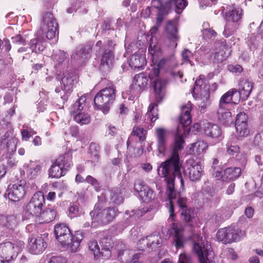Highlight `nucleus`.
<instances>
[{"mask_svg":"<svg viewBox=\"0 0 263 263\" xmlns=\"http://www.w3.org/2000/svg\"><path fill=\"white\" fill-rule=\"evenodd\" d=\"M191 106L188 104L182 106L179 117L178 125L174 137V141L171 145V155L166 161L161 163L157 168V173L161 178H163L167 184L166 194L169 200L170 218L174 214L173 199L176 197V193L174 188V180L176 177L180 179L182 185L183 180L182 177L181 168L182 161L180 159L179 152L184 147L185 132L189 130L187 126L191 123Z\"/></svg>","mask_w":263,"mask_h":263,"instance_id":"1","label":"nucleus"},{"mask_svg":"<svg viewBox=\"0 0 263 263\" xmlns=\"http://www.w3.org/2000/svg\"><path fill=\"white\" fill-rule=\"evenodd\" d=\"M55 238L61 245L76 252L80 249V243L83 239L82 232L77 231L72 235L69 228L64 223L57 224L54 227Z\"/></svg>","mask_w":263,"mask_h":263,"instance_id":"2","label":"nucleus"},{"mask_svg":"<svg viewBox=\"0 0 263 263\" xmlns=\"http://www.w3.org/2000/svg\"><path fill=\"white\" fill-rule=\"evenodd\" d=\"M116 91V87L112 84L100 90L93 99L95 109L101 110L104 114H108L115 100Z\"/></svg>","mask_w":263,"mask_h":263,"instance_id":"3","label":"nucleus"},{"mask_svg":"<svg viewBox=\"0 0 263 263\" xmlns=\"http://www.w3.org/2000/svg\"><path fill=\"white\" fill-rule=\"evenodd\" d=\"M89 215L91 219V227H97L112 222L118 215V209L112 207L102 208L97 203Z\"/></svg>","mask_w":263,"mask_h":263,"instance_id":"4","label":"nucleus"},{"mask_svg":"<svg viewBox=\"0 0 263 263\" xmlns=\"http://www.w3.org/2000/svg\"><path fill=\"white\" fill-rule=\"evenodd\" d=\"M192 239L193 250L197 255L200 263H212L214 253L208 241L203 239L198 233L193 234Z\"/></svg>","mask_w":263,"mask_h":263,"instance_id":"5","label":"nucleus"},{"mask_svg":"<svg viewBox=\"0 0 263 263\" xmlns=\"http://www.w3.org/2000/svg\"><path fill=\"white\" fill-rule=\"evenodd\" d=\"M242 16V9L237 6L230 7L225 13L227 23L225 25L223 34L228 37L234 34L237 29Z\"/></svg>","mask_w":263,"mask_h":263,"instance_id":"6","label":"nucleus"},{"mask_svg":"<svg viewBox=\"0 0 263 263\" xmlns=\"http://www.w3.org/2000/svg\"><path fill=\"white\" fill-rule=\"evenodd\" d=\"M45 208V198L43 193L38 191L35 193L29 202L24 208L23 218L29 219L39 215Z\"/></svg>","mask_w":263,"mask_h":263,"instance_id":"7","label":"nucleus"},{"mask_svg":"<svg viewBox=\"0 0 263 263\" xmlns=\"http://www.w3.org/2000/svg\"><path fill=\"white\" fill-rule=\"evenodd\" d=\"M77 81L78 76L74 72L69 70L63 73L61 78V88L57 87L55 89V92L60 93L62 104H64L68 99Z\"/></svg>","mask_w":263,"mask_h":263,"instance_id":"8","label":"nucleus"},{"mask_svg":"<svg viewBox=\"0 0 263 263\" xmlns=\"http://www.w3.org/2000/svg\"><path fill=\"white\" fill-rule=\"evenodd\" d=\"M148 51L152 56L153 62L155 61V65L149 74V78L153 79L154 77L159 76L160 71L163 69L166 63L173 57V55H172L170 58H163L158 61V58L162 55V50L158 45L152 42L149 44Z\"/></svg>","mask_w":263,"mask_h":263,"instance_id":"9","label":"nucleus"},{"mask_svg":"<svg viewBox=\"0 0 263 263\" xmlns=\"http://www.w3.org/2000/svg\"><path fill=\"white\" fill-rule=\"evenodd\" d=\"M245 232L235 227H229L219 229L216 234L217 239L223 244L239 241Z\"/></svg>","mask_w":263,"mask_h":263,"instance_id":"10","label":"nucleus"},{"mask_svg":"<svg viewBox=\"0 0 263 263\" xmlns=\"http://www.w3.org/2000/svg\"><path fill=\"white\" fill-rule=\"evenodd\" d=\"M58 23L52 13L47 12L43 14L41 24L42 35H45L48 40L54 38L58 31Z\"/></svg>","mask_w":263,"mask_h":263,"instance_id":"11","label":"nucleus"},{"mask_svg":"<svg viewBox=\"0 0 263 263\" xmlns=\"http://www.w3.org/2000/svg\"><path fill=\"white\" fill-rule=\"evenodd\" d=\"M48 234L45 233L37 236H30L28 240V249L33 254L42 253L48 246Z\"/></svg>","mask_w":263,"mask_h":263,"instance_id":"12","label":"nucleus"},{"mask_svg":"<svg viewBox=\"0 0 263 263\" xmlns=\"http://www.w3.org/2000/svg\"><path fill=\"white\" fill-rule=\"evenodd\" d=\"M86 100V97L82 96L72 105L70 109V112L73 114L74 120L81 125L88 124L90 121L89 115L81 112L85 106Z\"/></svg>","mask_w":263,"mask_h":263,"instance_id":"13","label":"nucleus"},{"mask_svg":"<svg viewBox=\"0 0 263 263\" xmlns=\"http://www.w3.org/2000/svg\"><path fill=\"white\" fill-rule=\"evenodd\" d=\"M24 247V243L20 241L17 244L7 241L0 244V254L3 257L11 259V260L16 258Z\"/></svg>","mask_w":263,"mask_h":263,"instance_id":"14","label":"nucleus"},{"mask_svg":"<svg viewBox=\"0 0 263 263\" xmlns=\"http://www.w3.org/2000/svg\"><path fill=\"white\" fill-rule=\"evenodd\" d=\"M93 49L96 53H100L102 52L101 60V67L104 69L110 68L112 66L114 60V55L111 50L106 49L104 46L102 45V43L101 41L97 42Z\"/></svg>","mask_w":263,"mask_h":263,"instance_id":"15","label":"nucleus"},{"mask_svg":"<svg viewBox=\"0 0 263 263\" xmlns=\"http://www.w3.org/2000/svg\"><path fill=\"white\" fill-rule=\"evenodd\" d=\"M26 182L21 180L18 182L10 185L6 193L8 199L12 201H18L22 199L27 193Z\"/></svg>","mask_w":263,"mask_h":263,"instance_id":"16","label":"nucleus"},{"mask_svg":"<svg viewBox=\"0 0 263 263\" xmlns=\"http://www.w3.org/2000/svg\"><path fill=\"white\" fill-rule=\"evenodd\" d=\"M210 86L209 81L203 75H200L199 78L195 82V85L193 89V95L204 97L206 99L209 96Z\"/></svg>","mask_w":263,"mask_h":263,"instance_id":"17","label":"nucleus"},{"mask_svg":"<svg viewBox=\"0 0 263 263\" xmlns=\"http://www.w3.org/2000/svg\"><path fill=\"white\" fill-rule=\"evenodd\" d=\"M241 174V170L239 167H229L224 171L217 170L213 174V176L217 180L221 179L223 181L233 180L238 178Z\"/></svg>","mask_w":263,"mask_h":263,"instance_id":"18","label":"nucleus"},{"mask_svg":"<svg viewBox=\"0 0 263 263\" xmlns=\"http://www.w3.org/2000/svg\"><path fill=\"white\" fill-rule=\"evenodd\" d=\"M134 190L144 202H149L154 198V191L142 180H138L135 183Z\"/></svg>","mask_w":263,"mask_h":263,"instance_id":"19","label":"nucleus"},{"mask_svg":"<svg viewBox=\"0 0 263 263\" xmlns=\"http://www.w3.org/2000/svg\"><path fill=\"white\" fill-rule=\"evenodd\" d=\"M158 110L157 104L151 103L148 107V110L143 117V126L150 129L153 126V123L158 118Z\"/></svg>","mask_w":263,"mask_h":263,"instance_id":"20","label":"nucleus"},{"mask_svg":"<svg viewBox=\"0 0 263 263\" xmlns=\"http://www.w3.org/2000/svg\"><path fill=\"white\" fill-rule=\"evenodd\" d=\"M17 220L14 215H0V230L4 233H8L16 226Z\"/></svg>","mask_w":263,"mask_h":263,"instance_id":"21","label":"nucleus"},{"mask_svg":"<svg viewBox=\"0 0 263 263\" xmlns=\"http://www.w3.org/2000/svg\"><path fill=\"white\" fill-rule=\"evenodd\" d=\"M187 168L189 171V176L192 181L199 180L203 174L201 166L198 162L193 160L187 161Z\"/></svg>","mask_w":263,"mask_h":263,"instance_id":"22","label":"nucleus"},{"mask_svg":"<svg viewBox=\"0 0 263 263\" xmlns=\"http://www.w3.org/2000/svg\"><path fill=\"white\" fill-rule=\"evenodd\" d=\"M147 208H143L142 210H132L130 212L126 211L125 214L128 216L126 218V220L123 224L122 228H120V226L122 225V223H120L118 224L117 227L118 229L123 230L124 228L127 227L128 225L135 222L137 219L143 215L145 214L148 211Z\"/></svg>","mask_w":263,"mask_h":263,"instance_id":"23","label":"nucleus"},{"mask_svg":"<svg viewBox=\"0 0 263 263\" xmlns=\"http://www.w3.org/2000/svg\"><path fill=\"white\" fill-rule=\"evenodd\" d=\"M155 134L158 152L160 154H163L166 148L167 130L164 128L158 127L155 130Z\"/></svg>","mask_w":263,"mask_h":263,"instance_id":"24","label":"nucleus"},{"mask_svg":"<svg viewBox=\"0 0 263 263\" xmlns=\"http://www.w3.org/2000/svg\"><path fill=\"white\" fill-rule=\"evenodd\" d=\"M148 78L143 73H140L135 76L132 89L136 93L141 92L147 86Z\"/></svg>","mask_w":263,"mask_h":263,"instance_id":"25","label":"nucleus"},{"mask_svg":"<svg viewBox=\"0 0 263 263\" xmlns=\"http://www.w3.org/2000/svg\"><path fill=\"white\" fill-rule=\"evenodd\" d=\"M166 81L159 78L156 79L153 82V88L158 103H160L163 99L165 95V88Z\"/></svg>","mask_w":263,"mask_h":263,"instance_id":"26","label":"nucleus"},{"mask_svg":"<svg viewBox=\"0 0 263 263\" xmlns=\"http://www.w3.org/2000/svg\"><path fill=\"white\" fill-rule=\"evenodd\" d=\"M204 133L206 136L214 139H218L222 136L220 127L217 124L210 122L203 123Z\"/></svg>","mask_w":263,"mask_h":263,"instance_id":"27","label":"nucleus"},{"mask_svg":"<svg viewBox=\"0 0 263 263\" xmlns=\"http://www.w3.org/2000/svg\"><path fill=\"white\" fill-rule=\"evenodd\" d=\"M253 83L247 80H241L239 83V91L237 92L242 100H246L250 96L253 88Z\"/></svg>","mask_w":263,"mask_h":263,"instance_id":"28","label":"nucleus"},{"mask_svg":"<svg viewBox=\"0 0 263 263\" xmlns=\"http://www.w3.org/2000/svg\"><path fill=\"white\" fill-rule=\"evenodd\" d=\"M217 115L219 122L223 125H228L233 122L232 115L229 110V107L218 106Z\"/></svg>","mask_w":263,"mask_h":263,"instance_id":"29","label":"nucleus"},{"mask_svg":"<svg viewBox=\"0 0 263 263\" xmlns=\"http://www.w3.org/2000/svg\"><path fill=\"white\" fill-rule=\"evenodd\" d=\"M18 139L16 137H11L8 140L1 141V147L4 153L10 156L16 151Z\"/></svg>","mask_w":263,"mask_h":263,"instance_id":"30","label":"nucleus"},{"mask_svg":"<svg viewBox=\"0 0 263 263\" xmlns=\"http://www.w3.org/2000/svg\"><path fill=\"white\" fill-rule=\"evenodd\" d=\"M55 215V210L44 208L40 214L34 215V217L39 218L40 223H49L54 219Z\"/></svg>","mask_w":263,"mask_h":263,"instance_id":"31","label":"nucleus"},{"mask_svg":"<svg viewBox=\"0 0 263 263\" xmlns=\"http://www.w3.org/2000/svg\"><path fill=\"white\" fill-rule=\"evenodd\" d=\"M237 90L236 89H232L223 95L220 99L219 106H223L229 107L231 104H237L233 100V98L235 95L237 96Z\"/></svg>","mask_w":263,"mask_h":263,"instance_id":"32","label":"nucleus"},{"mask_svg":"<svg viewBox=\"0 0 263 263\" xmlns=\"http://www.w3.org/2000/svg\"><path fill=\"white\" fill-rule=\"evenodd\" d=\"M90 50L89 47L86 48L83 46L79 47L71 55V59L83 63L90 57Z\"/></svg>","mask_w":263,"mask_h":263,"instance_id":"33","label":"nucleus"},{"mask_svg":"<svg viewBox=\"0 0 263 263\" xmlns=\"http://www.w3.org/2000/svg\"><path fill=\"white\" fill-rule=\"evenodd\" d=\"M56 164L59 165L65 171L67 170L72 165V154L68 152L64 155H60L55 161Z\"/></svg>","mask_w":263,"mask_h":263,"instance_id":"34","label":"nucleus"},{"mask_svg":"<svg viewBox=\"0 0 263 263\" xmlns=\"http://www.w3.org/2000/svg\"><path fill=\"white\" fill-rule=\"evenodd\" d=\"M100 246L101 255L105 258H108L111 256V253L110 249L112 248V241L110 238H103L101 240Z\"/></svg>","mask_w":263,"mask_h":263,"instance_id":"35","label":"nucleus"},{"mask_svg":"<svg viewBox=\"0 0 263 263\" xmlns=\"http://www.w3.org/2000/svg\"><path fill=\"white\" fill-rule=\"evenodd\" d=\"M174 236L173 241L176 248L179 249L183 247L186 239L184 236L183 231L181 228L176 226L174 228Z\"/></svg>","mask_w":263,"mask_h":263,"instance_id":"36","label":"nucleus"},{"mask_svg":"<svg viewBox=\"0 0 263 263\" xmlns=\"http://www.w3.org/2000/svg\"><path fill=\"white\" fill-rule=\"evenodd\" d=\"M118 251V257L122 262H126L130 258V251L126 248V246L122 242H119L116 246Z\"/></svg>","mask_w":263,"mask_h":263,"instance_id":"37","label":"nucleus"},{"mask_svg":"<svg viewBox=\"0 0 263 263\" xmlns=\"http://www.w3.org/2000/svg\"><path fill=\"white\" fill-rule=\"evenodd\" d=\"M145 63V58L142 54L136 53L130 57L129 65L133 69L142 67Z\"/></svg>","mask_w":263,"mask_h":263,"instance_id":"38","label":"nucleus"},{"mask_svg":"<svg viewBox=\"0 0 263 263\" xmlns=\"http://www.w3.org/2000/svg\"><path fill=\"white\" fill-rule=\"evenodd\" d=\"M238 139L234 135H231L226 144L227 153L230 155H233L239 151L237 144Z\"/></svg>","mask_w":263,"mask_h":263,"instance_id":"39","label":"nucleus"},{"mask_svg":"<svg viewBox=\"0 0 263 263\" xmlns=\"http://www.w3.org/2000/svg\"><path fill=\"white\" fill-rule=\"evenodd\" d=\"M29 46L32 52L36 53L42 52L45 48L44 42L40 37H37L31 40Z\"/></svg>","mask_w":263,"mask_h":263,"instance_id":"40","label":"nucleus"},{"mask_svg":"<svg viewBox=\"0 0 263 263\" xmlns=\"http://www.w3.org/2000/svg\"><path fill=\"white\" fill-rule=\"evenodd\" d=\"M124 189L122 188H117L112 189L110 191V200L111 201L117 205L123 202Z\"/></svg>","mask_w":263,"mask_h":263,"instance_id":"41","label":"nucleus"},{"mask_svg":"<svg viewBox=\"0 0 263 263\" xmlns=\"http://www.w3.org/2000/svg\"><path fill=\"white\" fill-rule=\"evenodd\" d=\"M170 10V9H160L159 10H158L157 15L156 24L151 30L152 33H155L158 31L165 16L167 14Z\"/></svg>","mask_w":263,"mask_h":263,"instance_id":"42","label":"nucleus"},{"mask_svg":"<svg viewBox=\"0 0 263 263\" xmlns=\"http://www.w3.org/2000/svg\"><path fill=\"white\" fill-rule=\"evenodd\" d=\"M54 162L48 171L49 177L52 178H59L65 174V170Z\"/></svg>","mask_w":263,"mask_h":263,"instance_id":"43","label":"nucleus"},{"mask_svg":"<svg viewBox=\"0 0 263 263\" xmlns=\"http://www.w3.org/2000/svg\"><path fill=\"white\" fill-rule=\"evenodd\" d=\"M26 171L27 177L31 180L35 179L41 173L42 166L40 164H30Z\"/></svg>","mask_w":263,"mask_h":263,"instance_id":"44","label":"nucleus"},{"mask_svg":"<svg viewBox=\"0 0 263 263\" xmlns=\"http://www.w3.org/2000/svg\"><path fill=\"white\" fill-rule=\"evenodd\" d=\"M165 30L171 39L176 41L179 40L178 30L174 21H169L167 23Z\"/></svg>","mask_w":263,"mask_h":263,"instance_id":"45","label":"nucleus"},{"mask_svg":"<svg viewBox=\"0 0 263 263\" xmlns=\"http://www.w3.org/2000/svg\"><path fill=\"white\" fill-rule=\"evenodd\" d=\"M180 212L181 219L186 223L192 222L195 219V213L191 208L183 209Z\"/></svg>","mask_w":263,"mask_h":263,"instance_id":"46","label":"nucleus"},{"mask_svg":"<svg viewBox=\"0 0 263 263\" xmlns=\"http://www.w3.org/2000/svg\"><path fill=\"white\" fill-rule=\"evenodd\" d=\"M147 237L149 242V246L151 247V251L161 246L162 243V239L159 235L155 234L147 236Z\"/></svg>","mask_w":263,"mask_h":263,"instance_id":"47","label":"nucleus"},{"mask_svg":"<svg viewBox=\"0 0 263 263\" xmlns=\"http://www.w3.org/2000/svg\"><path fill=\"white\" fill-rule=\"evenodd\" d=\"M69 55L67 53L62 50H57L54 52L52 55V59L58 64H62L68 58Z\"/></svg>","mask_w":263,"mask_h":263,"instance_id":"48","label":"nucleus"},{"mask_svg":"<svg viewBox=\"0 0 263 263\" xmlns=\"http://www.w3.org/2000/svg\"><path fill=\"white\" fill-rule=\"evenodd\" d=\"M153 6L157 8L159 10L160 9H171V0H153L152 2Z\"/></svg>","mask_w":263,"mask_h":263,"instance_id":"49","label":"nucleus"},{"mask_svg":"<svg viewBox=\"0 0 263 263\" xmlns=\"http://www.w3.org/2000/svg\"><path fill=\"white\" fill-rule=\"evenodd\" d=\"M261 40L259 36H256L253 34H250L248 37L247 43L251 49L257 48Z\"/></svg>","mask_w":263,"mask_h":263,"instance_id":"50","label":"nucleus"},{"mask_svg":"<svg viewBox=\"0 0 263 263\" xmlns=\"http://www.w3.org/2000/svg\"><path fill=\"white\" fill-rule=\"evenodd\" d=\"M235 128L238 135L240 137H247L250 133V129L248 123L235 125Z\"/></svg>","mask_w":263,"mask_h":263,"instance_id":"51","label":"nucleus"},{"mask_svg":"<svg viewBox=\"0 0 263 263\" xmlns=\"http://www.w3.org/2000/svg\"><path fill=\"white\" fill-rule=\"evenodd\" d=\"M174 5L175 12L179 14L185 8L187 5V0H171V6Z\"/></svg>","mask_w":263,"mask_h":263,"instance_id":"52","label":"nucleus"},{"mask_svg":"<svg viewBox=\"0 0 263 263\" xmlns=\"http://www.w3.org/2000/svg\"><path fill=\"white\" fill-rule=\"evenodd\" d=\"M137 245L140 250L146 251L147 252L151 251L147 236L140 239V240H139Z\"/></svg>","mask_w":263,"mask_h":263,"instance_id":"53","label":"nucleus"},{"mask_svg":"<svg viewBox=\"0 0 263 263\" xmlns=\"http://www.w3.org/2000/svg\"><path fill=\"white\" fill-rule=\"evenodd\" d=\"M147 131L143 127H135L133 130V133L135 136L138 137L140 141H143L145 139V135Z\"/></svg>","mask_w":263,"mask_h":263,"instance_id":"54","label":"nucleus"},{"mask_svg":"<svg viewBox=\"0 0 263 263\" xmlns=\"http://www.w3.org/2000/svg\"><path fill=\"white\" fill-rule=\"evenodd\" d=\"M193 146L194 148H196L197 153L200 154L205 151L208 147V145L203 141H198L193 143Z\"/></svg>","mask_w":263,"mask_h":263,"instance_id":"55","label":"nucleus"},{"mask_svg":"<svg viewBox=\"0 0 263 263\" xmlns=\"http://www.w3.org/2000/svg\"><path fill=\"white\" fill-rule=\"evenodd\" d=\"M88 245L89 249L93 252L95 256L98 254H101V249L96 240H91Z\"/></svg>","mask_w":263,"mask_h":263,"instance_id":"56","label":"nucleus"},{"mask_svg":"<svg viewBox=\"0 0 263 263\" xmlns=\"http://www.w3.org/2000/svg\"><path fill=\"white\" fill-rule=\"evenodd\" d=\"M85 182L93 186L96 191H99L100 189V183L98 180L90 175H88L85 179Z\"/></svg>","mask_w":263,"mask_h":263,"instance_id":"57","label":"nucleus"},{"mask_svg":"<svg viewBox=\"0 0 263 263\" xmlns=\"http://www.w3.org/2000/svg\"><path fill=\"white\" fill-rule=\"evenodd\" d=\"M13 43L18 45H25L26 42V37L25 35L18 34L11 37Z\"/></svg>","mask_w":263,"mask_h":263,"instance_id":"58","label":"nucleus"},{"mask_svg":"<svg viewBox=\"0 0 263 263\" xmlns=\"http://www.w3.org/2000/svg\"><path fill=\"white\" fill-rule=\"evenodd\" d=\"M227 56L225 55V52L223 50H219L213 54L214 60L215 62H221L226 59Z\"/></svg>","mask_w":263,"mask_h":263,"instance_id":"59","label":"nucleus"},{"mask_svg":"<svg viewBox=\"0 0 263 263\" xmlns=\"http://www.w3.org/2000/svg\"><path fill=\"white\" fill-rule=\"evenodd\" d=\"M248 123V116L244 112H240L237 115L235 125Z\"/></svg>","mask_w":263,"mask_h":263,"instance_id":"60","label":"nucleus"},{"mask_svg":"<svg viewBox=\"0 0 263 263\" xmlns=\"http://www.w3.org/2000/svg\"><path fill=\"white\" fill-rule=\"evenodd\" d=\"M253 144L256 146H258L261 150L263 149V132L255 136Z\"/></svg>","mask_w":263,"mask_h":263,"instance_id":"61","label":"nucleus"},{"mask_svg":"<svg viewBox=\"0 0 263 263\" xmlns=\"http://www.w3.org/2000/svg\"><path fill=\"white\" fill-rule=\"evenodd\" d=\"M7 126L8 130L6 132L5 134L2 137L1 141L3 140H8V139L11 138V137H14V136H13V130L12 128V124L10 123H9Z\"/></svg>","mask_w":263,"mask_h":263,"instance_id":"62","label":"nucleus"},{"mask_svg":"<svg viewBox=\"0 0 263 263\" xmlns=\"http://www.w3.org/2000/svg\"><path fill=\"white\" fill-rule=\"evenodd\" d=\"M79 215V208L78 205H73L69 208L68 216L71 218L76 217Z\"/></svg>","mask_w":263,"mask_h":263,"instance_id":"63","label":"nucleus"},{"mask_svg":"<svg viewBox=\"0 0 263 263\" xmlns=\"http://www.w3.org/2000/svg\"><path fill=\"white\" fill-rule=\"evenodd\" d=\"M48 263H67V261L65 258L61 256H53L50 258Z\"/></svg>","mask_w":263,"mask_h":263,"instance_id":"64","label":"nucleus"}]
</instances>
